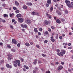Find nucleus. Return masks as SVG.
I'll return each instance as SVG.
<instances>
[{"mask_svg": "<svg viewBox=\"0 0 73 73\" xmlns=\"http://www.w3.org/2000/svg\"><path fill=\"white\" fill-rule=\"evenodd\" d=\"M65 2L68 8H72V9H73V6H72V5H71L70 2L69 1L66 0Z\"/></svg>", "mask_w": 73, "mask_h": 73, "instance_id": "f257e3e1", "label": "nucleus"}, {"mask_svg": "<svg viewBox=\"0 0 73 73\" xmlns=\"http://www.w3.org/2000/svg\"><path fill=\"white\" fill-rule=\"evenodd\" d=\"M24 20L23 18L20 17L18 19V21L20 23H23L24 22Z\"/></svg>", "mask_w": 73, "mask_h": 73, "instance_id": "f03ea898", "label": "nucleus"}, {"mask_svg": "<svg viewBox=\"0 0 73 73\" xmlns=\"http://www.w3.org/2000/svg\"><path fill=\"white\" fill-rule=\"evenodd\" d=\"M56 12L58 16H61L62 13L57 9L56 10Z\"/></svg>", "mask_w": 73, "mask_h": 73, "instance_id": "7ed1b4c3", "label": "nucleus"}, {"mask_svg": "<svg viewBox=\"0 0 73 73\" xmlns=\"http://www.w3.org/2000/svg\"><path fill=\"white\" fill-rule=\"evenodd\" d=\"M7 56L9 57L7 58L8 60H11V58H12V55L9 54Z\"/></svg>", "mask_w": 73, "mask_h": 73, "instance_id": "20e7f679", "label": "nucleus"}, {"mask_svg": "<svg viewBox=\"0 0 73 73\" xmlns=\"http://www.w3.org/2000/svg\"><path fill=\"white\" fill-rule=\"evenodd\" d=\"M21 26L22 27V28H25L26 29H27V28H28V27L25 24L24 25L23 24H21Z\"/></svg>", "mask_w": 73, "mask_h": 73, "instance_id": "39448f33", "label": "nucleus"}, {"mask_svg": "<svg viewBox=\"0 0 73 73\" xmlns=\"http://www.w3.org/2000/svg\"><path fill=\"white\" fill-rule=\"evenodd\" d=\"M57 55L59 56H64V54H63V53H62V52H61L59 53H57Z\"/></svg>", "mask_w": 73, "mask_h": 73, "instance_id": "423d86ee", "label": "nucleus"}, {"mask_svg": "<svg viewBox=\"0 0 73 73\" xmlns=\"http://www.w3.org/2000/svg\"><path fill=\"white\" fill-rule=\"evenodd\" d=\"M12 42L13 44H17V41L16 40L13 39L12 40Z\"/></svg>", "mask_w": 73, "mask_h": 73, "instance_id": "0eeeda50", "label": "nucleus"}, {"mask_svg": "<svg viewBox=\"0 0 73 73\" xmlns=\"http://www.w3.org/2000/svg\"><path fill=\"white\" fill-rule=\"evenodd\" d=\"M21 62L19 60H17L15 61H14L13 62L14 63H15L16 64H17L18 63H20Z\"/></svg>", "mask_w": 73, "mask_h": 73, "instance_id": "6e6552de", "label": "nucleus"}, {"mask_svg": "<svg viewBox=\"0 0 73 73\" xmlns=\"http://www.w3.org/2000/svg\"><path fill=\"white\" fill-rule=\"evenodd\" d=\"M63 68V67L62 66H60L58 68V70H61Z\"/></svg>", "mask_w": 73, "mask_h": 73, "instance_id": "1a4fd4ad", "label": "nucleus"}, {"mask_svg": "<svg viewBox=\"0 0 73 73\" xmlns=\"http://www.w3.org/2000/svg\"><path fill=\"white\" fill-rule=\"evenodd\" d=\"M26 23L27 24H31V21L30 20H27L26 21Z\"/></svg>", "mask_w": 73, "mask_h": 73, "instance_id": "9d476101", "label": "nucleus"}, {"mask_svg": "<svg viewBox=\"0 0 73 73\" xmlns=\"http://www.w3.org/2000/svg\"><path fill=\"white\" fill-rule=\"evenodd\" d=\"M16 17H17V18L20 17H21V14H18L17 15Z\"/></svg>", "mask_w": 73, "mask_h": 73, "instance_id": "9b49d317", "label": "nucleus"}, {"mask_svg": "<svg viewBox=\"0 0 73 73\" xmlns=\"http://www.w3.org/2000/svg\"><path fill=\"white\" fill-rule=\"evenodd\" d=\"M6 66L8 68H12V66H11V65H9V64H6Z\"/></svg>", "mask_w": 73, "mask_h": 73, "instance_id": "f8f14e48", "label": "nucleus"}, {"mask_svg": "<svg viewBox=\"0 0 73 73\" xmlns=\"http://www.w3.org/2000/svg\"><path fill=\"white\" fill-rule=\"evenodd\" d=\"M47 4H51V0H48L47 1Z\"/></svg>", "mask_w": 73, "mask_h": 73, "instance_id": "ddd939ff", "label": "nucleus"}, {"mask_svg": "<svg viewBox=\"0 0 73 73\" xmlns=\"http://www.w3.org/2000/svg\"><path fill=\"white\" fill-rule=\"evenodd\" d=\"M23 8L24 9H27L28 8V6L25 5L23 6Z\"/></svg>", "mask_w": 73, "mask_h": 73, "instance_id": "4468645a", "label": "nucleus"}, {"mask_svg": "<svg viewBox=\"0 0 73 73\" xmlns=\"http://www.w3.org/2000/svg\"><path fill=\"white\" fill-rule=\"evenodd\" d=\"M37 62V59H35L34 60V61L33 62V64L34 65H36V64Z\"/></svg>", "mask_w": 73, "mask_h": 73, "instance_id": "2eb2a0df", "label": "nucleus"}, {"mask_svg": "<svg viewBox=\"0 0 73 73\" xmlns=\"http://www.w3.org/2000/svg\"><path fill=\"white\" fill-rule=\"evenodd\" d=\"M34 32L35 33H37V32H38V30H37V28H35L34 29Z\"/></svg>", "mask_w": 73, "mask_h": 73, "instance_id": "dca6fc26", "label": "nucleus"}, {"mask_svg": "<svg viewBox=\"0 0 73 73\" xmlns=\"http://www.w3.org/2000/svg\"><path fill=\"white\" fill-rule=\"evenodd\" d=\"M56 23H59V24H60V23H61V21L59 19H57Z\"/></svg>", "mask_w": 73, "mask_h": 73, "instance_id": "f3484780", "label": "nucleus"}, {"mask_svg": "<svg viewBox=\"0 0 73 73\" xmlns=\"http://www.w3.org/2000/svg\"><path fill=\"white\" fill-rule=\"evenodd\" d=\"M63 54H65V53H66V51H65L64 50H62L61 52Z\"/></svg>", "mask_w": 73, "mask_h": 73, "instance_id": "a211bd4d", "label": "nucleus"}, {"mask_svg": "<svg viewBox=\"0 0 73 73\" xmlns=\"http://www.w3.org/2000/svg\"><path fill=\"white\" fill-rule=\"evenodd\" d=\"M26 4L27 5H30L31 6L32 4L31 3H26Z\"/></svg>", "mask_w": 73, "mask_h": 73, "instance_id": "6ab92c4d", "label": "nucleus"}, {"mask_svg": "<svg viewBox=\"0 0 73 73\" xmlns=\"http://www.w3.org/2000/svg\"><path fill=\"white\" fill-rule=\"evenodd\" d=\"M23 67L25 68V69H29V67L26 65H24Z\"/></svg>", "mask_w": 73, "mask_h": 73, "instance_id": "aec40b11", "label": "nucleus"}, {"mask_svg": "<svg viewBox=\"0 0 73 73\" xmlns=\"http://www.w3.org/2000/svg\"><path fill=\"white\" fill-rule=\"evenodd\" d=\"M44 34L45 35H49V33H48V32L46 31L44 32Z\"/></svg>", "mask_w": 73, "mask_h": 73, "instance_id": "412c9836", "label": "nucleus"}, {"mask_svg": "<svg viewBox=\"0 0 73 73\" xmlns=\"http://www.w3.org/2000/svg\"><path fill=\"white\" fill-rule=\"evenodd\" d=\"M15 4L16 5H17V6H19V3L17 1H15Z\"/></svg>", "mask_w": 73, "mask_h": 73, "instance_id": "4be33fe9", "label": "nucleus"}, {"mask_svg": "<svg viewBox=\"0 0 73 73\" xmlns=\"http://www.w3.org/2000/svg\"><path fill=\"white\" fill-rule=\"evenodd\" d=\"M25 44V45L27 46H29V45H30L27 42Z\"/></svg>", "mask_w": 73, "mask_h": 73, "instance_id": "5701e85b", "label": "nucleus"}, {"mask_svg": "<svg viewBox=\"0 0 73 73\" xmlns=\"http://www.w3.org/2000/svg\"><path fill=\"white\" fill-rule=\"evenodd\" d=\"M68 70L69 72L70 73H73V72H72V70H71V69L68 68Z\"/></svg>", "mask_w": 73, "mask_h": 73, "instance_id": "b1692460", "label": "nucleus"}, {"mask_svg": "<svg viewBox=\"0 0 73 73\" xmlns=\"http://www.w3.org/2000/svg\"><path fill=\"white\" fill-rule=\"evenodd\" d=\"M44 24H46V25H47L48 24V21H46V20L45 21H44Z\"/></svg>", "mask_w": 73, "mask_h": 73, "instance_id": "393cba45", "label": "nucleus"}, {"mask_svg": "<svg viewBox=\"0 0 73 73\" xmlns=\"http://www.w3.org/2000/svg\"><path fill=\"white\" fill-rule=\"evenodd\" d=\"M14 14L13 13H12V14H10V17H12L13 16H14Z\"/></svg>", "mask_w": 73, "mask_h": 73, "instance_id": "a878e982", "label": "nucleus"}, {"mask_svg": "<svg viewBox=\"0 0 73 73\" xmlns=\"http://www.w3.org/2000/svg\"><path fill=\"white\" fill-rule=\"evenodd\" d=\"M3 16L4 17H8V15H7V14H4Z\"/></svg>", "mask_w": 73, "mask_h": 73, "instance_id": "bb28decb", "label": "nucleus"}, {"mask_svg": "<svg viewBox=\"0 0 73 73\" xmlns=\"http://www.w3.org/2000/svg\"><path fill=\"white\" fill-rule=\"evenodd\" d=\"M58 9L61 11H62L63 10H62V9H61V7H59L58 8Z\"/></svg>", "mask_w": 73, "mask_h": 73, "instance_id": "cd10ccee", "label": "nucleus"}, {"mask_svg": "<svg viewBox=\"0 0 73 73\" xmlns=\"http://www.w3.org/2000/svg\"><path fill=\"white\" fill-rule=\"evenodd\" d=\"M69 13V12H68V10H65V13H66V14H68Z\"/></svg>", "mask_w": 73, "mask_h": 73, "instance_id": "c85d7f7f", "label": "nucleus"}, {"mask_svg": "<svg viewBox=\"0 0 73 73\" xmlns=\"http://www.w3.org/2000/svg\"><path fill=\"white\" fill-rule=\"evenodd\" d=\"M35 15H36V16H39V13L37 12L35 13Z\"/></svg>", "mask_w": 73, "mask_h": 73, "instance_id": "c756f323", "label": "nucleus"}, {"mask_svg": "<svg viewBox=\"0 0 73 73\" xmlns=\"http://www.w3.org/2000/svg\"><path fill=\"white\" fill-rule=\"evenodd\" d=\"M60 19V20H61L62 21V22H64V21H65V19H64L61 18Z\"/></svg>", "mask_w": 73, "mask_h": 73, "instance_id": "7c9ffc66", "label": "nucleus"}, {"mask_svg": "<svg viewBox=\"0 0 73 73\" xmlns=\"http://www.w3.org/2000/svg\"><path fill=\"white\" fill-rule=\"evenodd\" d=\"M50 40H51L52 42H54V41H55V40L54 39H50Z\"/></svg>", "mask_w": 73, "mask_h": 73, "instance_id": "2f4dec72", "label": "nucleus"}, {"mask_svg": "<svg viewBox=\"0 0 73 73\" xmlns=\"http://www.w3.org/2000/svg\"><path fill=\"white\" fill-rule=\"evenodd\" d=\"M51 28H52V29H55V27H54V26H52L51 27Z\"/></svg>", "mask_w": 73, "mask_h": 73, "instance_id": "473e14b6", "label": "nucleus"}, {"mask_svg": "<svg viewBox=\"0 0 73 73\" xmlns=\"http://www.w3.org/2000/svg\"><path fill=\"white\" fill-rule=\"evenodd\" d=\"M50 10H51V11H52L53 10V6H52L50 7Z\"/></svg>", "mask_w": 73, "mask_h": 73, "instance_id": "72a5a7b5", "label": "nucleus"}, {"mask_svg": "<svg viewBox=\"0 0 73 73\" xmlns=\"http://www.w3.org/2000/svg\"><path fill=\"white\" fill-rule=\"evenodd\" d=\"M46 16H47V17H48L49 16H50V14L48 13H46Z\"/></svg>", "mask_w": 73, "mask_h": 73, "instance_id": "f704fd0d", "label": "nucleus"}, {"mask_svg": "<svg viewBox=\"0 0 73 73\" xmlns=\"http://www.w3.org/2000/svg\"><path fill=\"white\" fill-rule=\"evenodd\" d=\"M42 56H43V57H46V55H45L44 54H42Z\"/></svg>", "mask_w": 73, "mask_h": 73, "instance_id": "c9c22d12", "label": "nucleus"}, {"mask_svg": "<svg viewBox=\"0 0 73 73\" xmlns=\"http://www.w3.org/2000/svg\"><path fill=\"white\" fill-rule=\"evenodd\" d=\"M19 12H20V11H19V10H17L15 11V13H19Z\"/></svg>", "mask_w": 73, "mask_h": 73, "instance_id": "e433bc0d", "label": "nucleus"}, {"mask_svg": "<svg viewBox=\"0 0 73 73\" xmlns=\"http://www.w3.org/2000/svg\"><path fill=\"white\" fill-rule=\"evenodd\" d=\"M17 64H16V63L13 64V65L15 67H17Z\"/></svg>", "mask_w": 73, "mask_h": 73, "instance_id": "4c0bfd02", "label": "nucleus"}, {"mask_svg": "<svg viewBox=\"0 0 73 73\" xmlns=\"http://www.w3.org/2000/svg\"><path fill=\"white\" fill-rule=\"evenodd\" d=\"M60 50L59 49L56 50V52H57L58 53H60Z\"/></svg>", "mask_w": 73, "mask_h": 73, "instance_id": "58836bf2", "label": "nucleus"}, {"mask_svg": "<svg viewBox=\"0 0 73 73\" xmlns=\"http://www.w3.org/2000/svg\"><path fill=\"white\" fill-rule=\"evenodd\" d=\"M39 30L40 31H42V28H40L39 29Z\"/></svg>", "mask_w": 73, "mask_h": 73, "instance_id": "ea45409f", "label": "nucleus"}, {"mask_svg": "<svg viewBox=\"0 0 73 73\" xmlns=\"http://www.w3.org/2000/svg\"><path fill=\"white\" fill-rule=\"evenodd\" d=\"M10 27L11 29H13V26L12 25H10Z\"/></svg>", "mask_w": 73, "mask_h": 73, "instance_id": "a19ab883", "label": "nucleus"}, {"mask_svg": "<svg viewBox=\"0 0 73 73\" xmlns=\"http://www.w3.org/2000/svg\"><path fill=\"white\" fill-rule=\"evenodd\" d=\"M38 35H39V36H41V33L40 32H38Z\"/></svg>", "mask_w": 73, "mask_h": 73, "instance_id": "79ce46f5", "label": "nucleus"}, {"mask_svg": "<svg viewBox=\"0 0 73 73\" xmlns=\"http://www.w3.org/2000/svg\"><path fill=\"white\" fill-rule=\"evenodd\" d=\"M38 63H39V64H41V63H42V62L40 60H38Z\"/></svg>", "mask_w": 73, "mask_h": 73, "instance_id": "37998d69", "label": "nucleus"}, {"mask_svg": "<svg viewBox=\"0 0 73 73\" xmlns=\"http://www.w3.org/2000/svg\"><path fill=\"white\" fill-rule=\"evenodd\" d=\"M48 42V40H45L44 41V43H45V44H46Z\"/></svg>", "mask_w": 73, "mask_h": 73, "instance_id": "c03bdc74", "label": "nucleus"}, {"mask_svg": "<svg viewBox=\"0 0 73 73\" xmlns=\"http://www.w3.org/2000/svg\"><path fill=\"white\" fill-rule=\"evenodd\" d=\"M59 38L60 40H62V36H59Z\"/></svg>", "mask_w": 73, "mask_h": 73, "instance_id": "a18cd8bd", "label": "nucleus"}, {"mask_svg": "<svg viewBox=\"0 0 73 73\" xmlns=\"http://www.w3.org/2000/svg\"><path fill=\"white\" fill-rule=\"evenodd\" d=\"M4 62V60H2L1 61L0 63L1 64H2V63H3Z\"/></svg>", "mask_w": 73, "mask_h": 73, "instance_id": "49530a36", "label": "nucleus"}, {"mask_svg": "<svg viewBox=\"0 0 73 73\" xmlns=\"http://www.w3.org/2000/svg\"><path fill=\"white\" fill-rule=\"evenodd\" d=\"M72 35H73V34H72V33L71 32H70L69 33V35H70V36H72Z\"/></svg>", "mask_w": 73, "mask_h": 73, "instance_id": "de8ad7c7", "label": "nucleus"}, {"mask_svg": "<svg viewBox=\"0 0 73 73\" xmlns=\"http://www.w3.org/2000/svg\"><path fill=\"white\" fill-rule=\"evenodd\" d=\"M13 9L14 10H17V9L15 7H13Z\"/></svg>", "mask_w": 73, "mask_h": 73, "instance_id": "09e8293b", "label": "nucleus"}, {"mask_svg": "<svg viewBox=\"0 0 73 73\" xmlns=\"http://www.w3.org/2000/svg\"><path fill=\"white\" fill-rule=\"evenodd\" d=\"M5 5H6V4H4V3L2 5V6L3 7H5Z\"/></svg>", "mask_w": 73, "mask_h": 73, "instance_id": "8fccbe9b", "label": "nucleus"}, {"mask_svg": "<svg viewBox=\"0 0 73 73\" xmlns=\"http://www.w3.org/2000/svg\"><path fill=\"white\" fill-rule=\"evenodd\" d=\"M7 47H8V48H11V46L9 45H7Z\"/></svg>", "mask_w": 73, "mask_h": 73, "instance_id": "3c124183", "label": "nucleus"}, {"mask_svg": "<svg viewBox=\"0 0 73 73\" xmlns=\"http://www.w3.org/2000/svg\"><path fill=\"white\" fill-rule=\"evenodd\" d=\"M35 69L36 70H38V69L37 67H36L35 68Z\"/></svg>", "mask_w": 73, "mask_h": 73, "instance_id": "603ef678", "label": "nucleus"}, {"mask_svg": "<svg viewBox=\"0 0 73 73\" xmlns=\"http://www.w3.org/2000/svg\"><path fill=\"white\" fill-rule=\"evenodd\" d=\"M11 51H12V52H15L16 51V50H14V49H11Z\"/></svg>", "mask_w": 73, "mask_h": 73, "instance_id": "864d4df0", "label": "nucleus"}, {"mask_svg": "<svg viewBox=\"0 0 73 73\" xmlns=\"http://www.w3.org/2000/svg\"><path fill=\"white\" fill-rule=\"evenodd\" d=\"M64 6L63 5H61L60 7L61 8V9H62L63 10V7Z\"/></svg>", "mask_w": 73, "mask_h": 73, "instance_id": "5fc2aeb1", "label": "nucleus"}, {"mask_svg": "<svg viewBox=\"0 0 73 73\" xmlns=\"http://www.w3.org/2000/svg\"><path fill=\"white\" fill-rule=\"evenodd\" d=\"M22 32H25V29H22Z\"/></svg>", "mask_w": 73, "mask_h": 73, "instance_id": "6e6d98bb", "label": "nucleus"}, {"mask_svg": "<svg viewBox=\"0 0 73 73\" xmlns=\"http://www.w3.org/2000/svg\"><path fill=\"white\" fill-rule=\"evenodd\" d=\"M48 31H49V32H51V29H50V28L48 29Z\"/></svg>", "mask_w": 73, "mask_h": 73, "instance_id": "4d7b16f0", "label": "nucleus"}, {"mask_svg": "<svg viewBox=\"0 0 73 73\" xmlns=\"http://www.w3.org/2000/svg\"><path fill=\"white\" fill-rule=\"evenodd\" d=\"M21 64L20 63H19L17 65L18 66H20Z\"/></svg>", "mask_w": 73, "mask_h": 73, "instance_id": "13d9d810", "label": "nucleus"}, {"mask_svg": "<svg viewBox=\"0 0 73 73\" xmlns=\"http://www.w3.org/2000/svg\"><path fill=\"white\" fill-rule=\"evenodd\" d=\"M17 46L19 47V46H20V43L18 44H17Z\"/></svg>", "mask_w": 73, "mask_h": 73, "instance_id": "bf43d9fd", "label": "nucleus"}, {"mask_svg": "<svg viewBox=\"0 0 73 73\" xmlns=\"http://www.w3.org/2000/svg\"><path fill=\"white\" fill-rule=\"evenodd\" d=\"M33 15H35V11L33 12Z\"/></svg>", "mask_w": 73, "mask_h": 73, "instance_id": "052dcab7", "label": "nucleus"}, {"mask_svg": "<svg viewBox=\"0 0 73 73\" xmlns=\"http://www.w3.org/2000/svg\"><path fill=\"white\" fill-rule=\"evenodd\" d=\"M35 37L36 38H39L38 35H36Z\"/></svg>", "mask_w": 73, "mask_h": 73, "instance_id": "680f3d73", "label": "nucleus"}, {"mask_svg": "<svg viewBox=\"0 0 73 73\" xmlns=\"http://www.w3.org/2000/svg\"><path fill=\"white\" fill-rule=\"evenodd\" d=\"M49 6V4H46V7H48Z\"/></svg>", "mask_w": 73, "mask_h": 73, "instance_id": "e2e57ef3", "label": "nucleus"}, {"mask_svg": "<svg viewBox=\"0 0 73 73\" xmlns=\"http://www.w3.org/2000/svg\"><path fill=\"white\" fill-rule=\"evenodd\" d=\"M68 49H72V47H69L68 48Z\"/></svg>", "mask_w": 73, "mask_h": 73, "instance_id": "0e129e2a", "label": "nucleus"}, {"mask_svg": "<svg viewBox=\"0 0 73 73\" xmlns=\"http://www.w3.org/2000/svg\"><path fill=\"white\" fill-rule=\"evenodd\" d=\"M6 21H5V20H2V22L3 23H5Z\"/></svg>", "mask_w": 73, "mask_h": 73, "instance_id": "69168bd1", "label": "nucleus"}, {"mask_svg": "<svg viewBox=\"0 0 73 73\" xmlns=\"http://www.w3.org/2000/svg\"><path fill=\"white\" fill-rule=\"evenodd\" d=\"M61 64L62 65H63V64H64V62H61Z\"/></svg>", "mask_w": 73, "mask_h": 73, "instance_id": "338daca9", "label": "nucleus"}, {"mask_svg": "<svg viewBox=\"0 0 73 73\" xmlns=\"http://www.w3.org/2000/svg\"><path fill=\"white\" fill-rule=\"evenodd\" d=\"M33 73H36V71L35 70H33Z\"/></svg>", "mask_w": 73, "mask_h": 73, "instance_id": "774afa93", "label": "nucleus"}]
</instances>
